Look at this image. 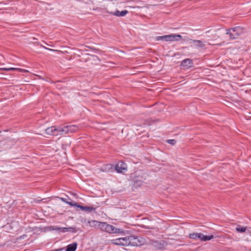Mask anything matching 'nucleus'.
Instances as JSON below:
<instances>
[{
  "label": "nucleus",
  "mask_w": 251,
  "mask_h": 251,
  "mask_svg": "<svg viewBox=\"0 0 251 251\" xmlns=\"http://www.w3.org/2000/svg\"><path fill=\"white\" fill-rule=\"evenodd\" d=\"M60 199L63 202L66 203V202H68V201L66 200V199L63 198H60Z\"/></svg>",
  "instance_id": "obj_26"
},
{
  "label": "nucleus",
  "mask_w": 251,
  "mask_h": 251,
  "mask_svg": "<svg viewBox=\"0 0 251 251\" xmlns=\"http://www.w3.org/2000/svg\"><path fill=\"white\" fill-rule=\"evenodd\" d=\"M167 142L168 143H169L170 144H171L172 145H174L176 143V141L175 140H174V139H170V140H168L167 141Z\"/></svg>",
  "instance_id": "obj_23"
},
{
  "label": "nucleus",
  "mask_w": 251,
  "mask_h": 251,
  "mask_svg": "<svg viewBox=\"0 0 251 251\" xmlns=\"http://www.w3.org/2000/svg\"><path fill=\"white\" fill-rule=\"evenodd\" d=\"M193 65V62L191 59L187 58L183 60L181 63V66L184 70H187L192 67Z\"/></svg>",
  "instance_id": "obj_7"
},
{
  "label": "nucleus",
  "mask_w": 251,
  "mask_h": 251,
  "mask_svg": "<svg viewBox=\"0 0 251 251\" xmlns=\"http://www.w3.org/2000/svg\"><path fill=\"white\" fill-rule=\"evenodd\" d=\"M142 184V182L141 181H136L134 182L135 186H140Z\"/></svg>",
  "instance_id": "obj_24"
},
{
  "label": "nucleus",
  "mask_w": 251,
  "mask_h": 251,
  "mask_svg": "<svg viewBox=\"0 0 251 251\" xmlns=\"http://www.w3.org/2000/svg\"><path fill=\"white\" fill-rule=\"evenodd\" d=\"M68 134L75 132L79 130V127L75 125H67Z\"/></svg>",
  "instance_id": "obj_14"
},
{
  "label": "nucleus",
  "mask_w": 251,
  "mask_h": 251,
  "mask_svg": "<svg viewBox=\"0 0 251 251\" xmlns=\"http://www.w3.org/2000/svg\"><path fill=\"white\" fill-rule=\"evenodd\" d=\"M7 70H8V71L17 70V71H20L21 72H28L26 70H24V69H20V68H13V67L8 68V69H7Z\"/></svg>",
  "instance_id": "obj_19"
},
{
  "label": "nucleus",
  "mask_w": 251,
  "mask_h": 251,
  "mask_svg": "<svg viewBox=\"0 0 251 251\" xmlns=\"http://www.w3.org/2000/svg\"><path fill=\"white\" fill-rule=\"evenodd\" d=\"M52 230H59L62 232H66L67 231L75 232V229L73 227H53Z\"/></svg>",
  "instance_id": "obj_11"
},
{
  "label": "nucleus",
  "mask_w": 251,
  "mask_h": 251,
  "mask_svg": "<svg viewBox=\"0 0 251 251\" xmlns=\"http://www.w3.org/2000/svg\"><path fill=\"white\" fill-rule=\"evenodd\" d=\"M110 243L112 244L118 246H128L129 245L130 242L129 241V236L123 238H119L114 239L110 240Z\"/></svg>",
  "instance_id": "obj_2"
},
{
  "label": "nucleus",
  "mask_w": 251,
  "mask_h": 251,
  "mask_svg": "<svg viewBox=\"0 0 251 251\" xmlns=\"http://www.w3.org/2000/svg\"><path fill=\"white\" fill-rule=\"evenodd\" d=\"M78 207L81 209L82 210L86 211L88 212H91L92 211H94L96 209V208H94L92 206H83L82 205H79Z\"/></svg>",
  "instance_id": "obj_16"
},
{
  "label": "nucleus",
  "mask_w": 251,
  "mask_h": 251,
  "mask_svg": "<svg viewBox=\"0 0 251 251\" xmlns=\"http://www.w3.org/2000/svg\"><path fill=\"white\" fill-rule=\"evenodd\" d=\"M244 32V29L241 26H235L226 30V34L229 35L230 39H237Z\"/></svg>",
  "instance_id": "obj_1"
},
{
  "label": "nucleus",
  "mask_w": 251,
  "mask_h": 251,
  "mask_svg": "<svg viewBox=\"0 0 251 251\" xmlns=\"http://www.w3.org/2000/svg\"><path fill=\"white\" fill-rule=\"evenodd\" d=\"M44 49H46V50H51V51H59V50H58L49 49V48H46V47H44Z\"/></svg>",
  "instance_id": "obj_25"
},
{
  "label": "nucleus",
  "mask_w": 251,
  "mask_h": 251,
  "mask_svg": "<svg viewBox=\"0 0 251 251\" xmlns=\"http://www.w3.org/2000/svg\"><path fill=\"white\" fill-rule=\"evenodd\" d=\"M59 135L68 134V129L67 128V126H59Z\"/></svg>",
  "instance_id": "obj_15"
},
{
  "label": "nucleus",
  "mask_w": 251,
  "mask_h": 251,
  "mask_svg": "<svg viewBox=\"0 0 251 251\" xmlns=\"http://www.w3.org/2000/svg\"><path fill=\"white\" fill-rule=\"evenodd\" d=\"M194 44V46L198 48H204L205 44L201 40L189 39Z\"/></svg>",
  "instance_id": "obj_12"
},
{
  "label": "nucleus",
  "mask_w": 251,
  "mask_h": 251,
  "mask_svg": "<svg viewBox=\"0 0 251 251\" xmlns=\"http://www.w3.org/2000/svg\"><path fill=\"white\" fill-rule=\"evenodd\" d=\"M198 238L200 239L202 241H209L214 238L213 235H205L201 233H198Z\"/></svg>",
  "instance_id": "obj_10"
},
{
  "label": "nucleus",
  "mask_w": 251,
  "mask_h": 251,
  "mask_svg": "<svg viewBox=\"0 0 251 251\" xmlns=\"http://www.w3.org/2000/svg\"><path fill=\"white\" fill-rule=\"evenodd\" d=\"M112 169V166L110 164H106L103 165L100 169V170L102 172H108Z\"/></svg>",
  "instance_id": "obj_18"
},
{
  "label": "nucleus",
  "mask_w": 251,
  "mask_h": 251,
  "mask_svg": "<svg viewBox=\"0 0 251 251\" xmlns=\"http://www.w3.org/2000/svg\"><path fill=\"white\" fill-rule=\"evenodd\" d=\"M66 203H67L71 206H76L77 207H78V206H79V205H78L76 202H75L74 201H68V202H66Z\"/></svg>",
  "instance_id": "obj_22"
},
{
  "label": "nucleus",
  "mask_w": 251,
  "mask_h": 251,
  "mask_svg": "<svg viewBox=\"0 0 251 251\" xmlns=\"http://www.w3.org/2000/svg\"><path fill=\"white\" fill-rule=\"evenodd\" d=\"M101 230L110 233H119L123 232L122 230L117 228L113 226L106 223H103Z\"/></svg>",
  "instance_id": "obj_3"
},
{
  "label": "nucleus",
  "mask_w": 251,
  "mask_h": 251,
  "mask_svg": "<svg viewBox=\"0 0 251 251\" xmlns=\"http://www.w3.org/2000/svg\"><path fill=\"white\" fill-rule=\"evenodd\" d=\"M88 224L91 227L101 229L103 223L96 220H91L88 222Z\"/></svg>",
  "instance_id": "obj_9"
},
{
  "label": "nucleus",
  "mask_w": 251,
  "mask_h": 251,
  "mask_svg": "<svg viewBox=\"0 0 251 251\" xmlns=\"http://www.w3.org/2000/svg\"><path fill=\"white\" fill-rule=\"evenodd\" d=\"M116 170L119 173H123L126 170V165L123 162H119L115 166Z\"/></svg>",
  "instance_id": "obj_8"
},
{
  "label": "nucleus",
  "mask_w": 251,
  "mask_h": 251,
  "mask_svg": "<svg viewBox=\"0 0 251 251\" xmlns=\"http://www.w3.org/2000/svg\"><path fill=\"white\" fill-rule=\"evenodd\" d=\"M129 241L131 246H140L145 243V240L143 238L134 235L129 236Z\"/></svg>",
  "instance_id": "obj_4"
},
{
  "label": "nucleus",
  "mask_w": 251,
  "mask_h": 251,
  "mask_svg": "<svg viewBox=\"0 0 251 251\" xmlns=\"http://www.w3.org/2000/svg\"><path fill=\"white\" fill-rule=\"evenodd\" d=\"M77 245V244L76 243H74L72 244L69 245L67 247L66 251H75L76 249Z\"/></svg>",
  "instance_id": "obj_17"
},
{
  "label": "nucleus",
  "mask_w": 251,
  "mask_h": 251,
  "mask_svg": "<svg viewBox=\"0 0 251 251\" xmlns=\"http://www.w3.org/2000/svg\"><path fill=\"white\" fill-rule=\"evenodd\" d=\"M247 229L246 227L238 226L236 228V230L238 232H244Z\"/></svg>",
  "instance_id": "obj_20"
},
{
  "label": "nucleus",
  "mask_w": 251,
  "mask_h": 251,
  "mask_svg": "<svg viewBox=\"0 0 251 251\" xmlns=\"http://www.w3.org/2000/svg\"><path fill=\"white\" fill-rule=\"evenodd\" d=\"M128 13V11L127 10H123L120 12V11L116 10L114 12H111L110 13V14H112L114 16H116L117 17H124L126 16Z\"/></svg>",
  "instance_id": "obj_13"
},
{
  "label": "nucleus",
  "mask_w": 251,
  "mask_h": 251,
  "mask_svg": "<svg viewBox=\"0 0 251 251\" xmlns=\"http://www.w3.org/2000/svg\"><path fill=\"white\" fill-rule=\"evenodd\" d=\"M182 39V36L179 34H170L162 36H158L157 40H164L166 41H178Z\"/></svg>",
  "instance_id": "obj_5"
},
{
  "label": "nucleus",
  "mask_w": 251,
  "mask_h": 251,
  "mask_svg": "<svg viewBox=\"0 0 251 251\" xmlns=\"http://www.w3.org/2000/svg\"><path fill=\"white\" fill-rule=\"evenodd\" d=\"M47 134L52 136L59 135V126H51L46 129Z\"/></svg>",
  "instance_id": "obj_6"
},
{
  "label": "nucleus",
  "mask_w": 251,
  "mask_h": 251,
  "mask_svg": "<svg viewBox=\"0 0 251 251\" xmlns=\"http://www.w3.org/2000/svg\"><path fill=\"white\" fill-rule=\"evenodd\" d=\"M7 69H8V68H0V70H1L8 71V70Z\"/></svg>",
  "instance_id": "obj_27"
},
{
  "label": "nucleus",
  "mask_w": 251,
  "mask_h": 251,
  "mask_svg": "<svg viewBox=\"0 0 251 251\" xmlns=\"http://www.w3.org/2000/svg\"><path fill=\"white\" fill-rule=\"evenodd\" d=\"M198 233H193L189 234V237L192 239H196L198 237Z\"/></svg>",
  "instance_id": "obj_21"
}]
</instances>
